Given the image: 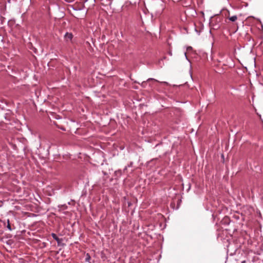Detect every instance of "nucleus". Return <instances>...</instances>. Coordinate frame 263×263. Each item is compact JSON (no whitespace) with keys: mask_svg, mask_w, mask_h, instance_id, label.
Here are the masks:
<instances>
[{"mask_svg":"<svg viewBox=\"0 0 263 263\" xmlns=\"http://www.w3.org/2000/svg\"><path fill=\"white\" fill-rule=\"evenodd\" d=\"M115 173H119V174H121V171H116L115 172Z\"/></svg>","mask_w":263,"mask_h":263,"instance_id":"11","label":"nucleus"},{"mask_svg":"<svg viewBox=\"0 0 263 263\" xmlns=\"http://www.w3.org/2000/svg\"><path fill=\"white\" fill-rule=\"evenodd\" d=\"M192 49V47H190H190H187V49L188 50H190V49Z\"/></svg>","mask_w":263,"mask_h":263,"instance_id":"12","label":"nucleus"},{"mask_svg":"<svg viewBox=\"0 0 263 263\" xmlns=\"http://www.w3.org/2000/svg\"><path fill=\"white\" fill-rule=\"evenodd\" d=\"M149 81H154L155 82H159L161 84H165V85H168V83L167 82H164V81L160 82V81H158L157 80H156V79H153V78H149V79H148L147 80L146 82H149Z\"/></svg>","mask_w":263,"mask_h":263,"instance_id":"4","label":"nucleus"},{"mask_svg":"<svg viewBox=\"0 0 263 263\" xmlns=\"http://www.w3.org/2000/svg\"><path fill=\"white\" fill-rule=\"evenodd\" d=\"M91 259L90 256L89 254H87L85 257V261L87 262H89Z\"/></svg>","mask_w":263,"mask_h":263,"instance_id":"6","label":"nucleus"},{"mask_svg":"<svg viewBox=\"0 0 263 263\" xmlns=\"http://www.w3.org/2000/svg\"><path fill=\"white\" fill-rule=\"evenodd\" d=\"M228 19L230 21H231L232 22H235L237 20V15H233V16H228Z\"/></svg>","mask_w":263,"mask_h":263,"instance_id":"5","label":"nucleus"},{"mask_svg":"<svg viewBox=\"0 0 263 263\" xmlns=\"http://www.w3.org/2000/svg\"><path fill=\"white\" fill-rule=\"evenodd\" d=\"M60 207V206H59ZM60 207H62L64 209H66L67 208V205H66L65 204H64V205H61L60 206Z\"/></svg>","mask_w":263,"mask_h":263,"instance_id":"9","label":"nucleus"},{"mask_svg":"<svg viewBox=\"0 0 263 263\" xmlns=\"http://www.w3.org/2000/svg\"><path fill=\"white\" fill-rule=\"evenodd\" d=\"M52 238L57 241L58 245L60 246L61 245V242L62 240V239H60L55 233H51V234Z\"/></svg>","mask_w":263,"mask_h":263,"instance_id":"3","label":"nucleus"},{"mask_svg":"<svg viewBox=\"0 0 263 263\" xmlns=\"http://www.w3.org/2000/svg\"><path fill=\"white\" fill-rule=\"evenodd\" d=\"M73 38L72 33L66 32L64 35V39L66 42L71 41Z\"/></svg>","mask_w":263,"mask_h":263,"instance_id":"2","label":"nucleus"},{"mask_svg":"<svg viewBox=\"0 0 263 263\" xmlns=\"http://www.w3.org/2000/svg\"><path fill=\"white\" fill-rule=\"evenodd\" d=\"M7 228H8V229L10 231H11L12 230V229H11V226H10V221H9V220L8 219L7 220Z\"/></svg>","mask_w":263,"mask_h":263,"instance_id":"7","label":"nucleus"},{"mask_svg":"<svg viewBox=\"0 0 263 263\" xmlns=\"http://www.w3.org/2000/svg\"><path fill=\"white\" fill-rule=\"evenodd\" d=\"M184 54H185V57H186V59H187V56H186V53H184Z\"/></svg>","mask_w":263,"mask_h":263,"instance_id":"13","label":"nucleus"},{"mask_svg":"<svg viewBox=\"0 0 263 263\" xmlns=\"http://www.w3.org/2000/svg\"><path fill=\"white\" fill-rule=\"evenodd\" d=\"M133 162H130L129 163V164H128L127 166H125V167L124 168V171L126 170L127 169V167H132L133 166Z\"/></svg>","mask_w":263,"mask_h":263,"instance_id":"8","label":"nucleus"},{"mask_svg":"<svg viewBox=\"0 0 263 263\" xmlns=\"http://www.w3.org/2000/svg\"><path fill=\"white\" fill-rule=\"evenodd\" d=\"M146 84V82L144 81L142 83L141 85L143 87H144L145 84Z\"/></svg>","mask_w":263,"mask_h":263,"instance_id":"10","label":"nucleus"},{"mask_svg":"<svg viewBox=\"0 0 263 263\" xmlns=\"http://www.w3.org/2000/svg\"><path fill=\"white\" fill-rule=\"evenodd\" d=\"M164 8V5L162 2H159L154 3L151 7L152 17H153L154 15L156 17L160 16L162 13Z\"/></svg>","mask_w":263,"mask_h":263,"instance_id":"1","label":"nucleus"}]
</instances>
